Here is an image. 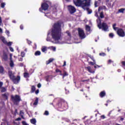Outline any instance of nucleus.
I'll return each mask as SVG.
<instances>
[{
	"label": "nucleus",
	"instance_id": "6ab92c4d",
	"mask_svg": "<svg viewBox=\"0 0 125 125\" xmlns=\"http://www.w3.org/2000/svg\"><path fill=\"white\" fill-rule=\"evenodd\" d=\"M36 91V86L35 85L31 86V90L30 91V93H34Z\"/></svg>",
	"mask_w": 125,
	"mask_h": 125
},
{
	"label": "nucleus",
	"instance_id": "5701e85b",
	"mask_svg": "<svg viewBox=\"0 0 125 125\" xmlns=\"http://www.w3.org/2000/svg\"><path fill=\"white\" fill-rule=\"evenodd\" d=\"M20 115L21 119H23V120H25V117H24V112L23 111L21 110L20 112Z\"/></svg>",
	"mask_w": 125,
	"mask_h": 125
},
{
	"label": "nucleus",
	"instance_id": "f3484780",
	"mask_svg": "<svg viewBox=\"0 0 125 125\" xmlns=\"http://www.w3.org/2000/svg\"><path fill=\"white\" fill-rule=\"evenodd\" d=\"M105 95H106V93L105 92V91H103L100 93V96L101 97V98L104 97Z\"/></svg>",
	"mask_w": 125,
	"mask_h": 125
},
{
	"label": "nucleus",
	"instance_id": "0e129e2a",
	"mask_svg": "<svg viewBox=\"0 0 125 125\" xmlns=\"http://www.w3.org/2000/svg\"><path fill=\"white\" fill-rule=\"evenodd\" d=\"M96 65L97 67H98V68H100V67H102V65H98L97 64H96Z\"/></svg>",
	"mask_w": 125,
	"mask_h": 125
},
{
	"label": "nucleus",
	"instance_id": "4be33fe9",
	"mask_svg": "<svg viewBox=\"0 0 125 125\" xmlns=\"http://www.w3.org/2000/svg\"><path fill=\"white\" fill-rule=\"evenodd\" d=\"M42 52H45V51H47V47L44 46L42 48Z\"/></svg>",
	"mask_w": 125,
	"mask_h": 125
},
{
	"label": "nucleus",
	"instance_id": "69168bd1",
	"mask_svg": "<svg viewBox=\"0 0 125 125\" xmlns=\"http://www.w3.org/2000/svg\"><path fill=\"white\" fill-rule=\"evenodd\" d=\"M6 33H7V34H8V35H9V31L6 30Z\"/></svg>",
	"mask_w": 125,
	"mask_h": 125
},
{
	"label": "nucleus",
	"instance_id": "c756f323",
	"mask_svg": "<svg viewBox=\"0 0 125 125\" xmlns=\"http://www.w3.org/2000/svg\"><path fill=\"white\" fill-rule=\"evenodd\" d=\"M88 64H89V65H91L92 66H93L94 65H96V62H95V61H93V62H88Z\"/></svg>",
	"mask_w": 125,
	"mask_h": 125
},
{
	"label": "nucleus",
	"instance_id": "f704fd0d",
	"mask_svg": "<svg viewBox=\"0 0 125 125\" xmlns=\"http://www.w3.org/2000/svg\"><path fill=\"white\" fill-rule=\"evenodd\" d=\"M122 66L125 69V61L121 62Z\"/></svg>",
	"mask_w": 125,
	"mask_h": 125
},
{
	"label": "nucleus",
	"instance_id": "a878e982",
	"mask_svg": "<svg viewBox=\"0 0 125 125\" xmlns=\"http://www.w3.org/2000/svg\"><path fill=\"white\" fill-rule=\"evenodd\" d=\"M69 75L67 72L65 71H63V74H62V79H64L65 77L68 76Z\"/></svg>",
	"mask_w": 125,
	"mask_h": 125
},
{
	"label": "nucleus",
	"instance_id": "c9c22d12",
	"mask_svg": "<svg viewBox=\"0 0 125 125\" xmlns=\"http://www.w3.org/2000/svg\"><path fill=\"white\" fill-rule=\"evenodd\" d=\"M5 6V3L2 2L1 3L0 7H1V8H4Z\"/></svg>",
	"mask_w": 125,
	"mask_h": 125
},
{
	"label": "nucleus",
	"instance_id": "c85d7f7f",
	"mask_svg": "<svg viewBox=\"0 0 125 125\" xmlns=\"http://www.w3.org/2000/svg\"><path fill=\"white\" fill-rule=\"evenodd\" d=\"M30 123L31 124H33V125H36V123H37V121L35 119H32L30 120Z\"/></svg>",
	"mask_w": 125,
	"mask_h": 125
},
{
	"label": "nucleus",
	"instance_id": "e433bc0d",
	"mask_svg": "<svg viewBox=\"0 0 125 125\" xmlns=\"http://www.w3.org/2000/svg\"><path fill=\"white\" fill-rule=\"evenodd\" d=\"M99 55H100V56L104 57V56H106V54L105 53H100L99 54Z\"/></svg>",
	"mask_w": 125,
	"mask_h": 125
},
{
	"label": "nucleus",
	"instance_id": "39448f33",
	"mask_svg": "<svg viewBox=\"0 0 125 125\" xmlns=\"http://www.w3.org/2000/svg\"><path fill=\"white\" fill-rule=\"evenodd\" d=\"M89 5H90V1L89 0H82L81 3L79 4V6H81L84 10H85Z\"/></svg>",
	"mask_w": 125,
	"mask_h": 125
},
{
	"label": "nucleus",
	"instance_id": "6e6d98bb",
	"mask_svg": "<svg viewBox=\"0 0 125 125\" xmlns=\"http://www.w3.org/2000/svg\"><path fill=\"white\" fill-rule=\"evenodd\" d=\"M20 29L21 30H23L24 29V26H23V25H20Z\"/></svg>",
	"mask_w": 125,
	"mask_h": 125
},
{
	"label": "nucleus",
	"instance_id": "3c124183",
	"mask_svg": "<svg viewBox=\"0 0 125 125\" xmlns=\"http://www.w3.org/2000/svg\"><path fill=\"white\" fill-rule=\"evenodd\" d=\"M66 34H67L68 37H71V33L69 31H66Z\"/></svg>",
	"mask_w": 125,
	"mask_h": 125
},
{
	"label": "nucleus",
	"instance_id": "8fccbe9b",
	"mask_svg": "<svg viewBox=\"0 0 125 125\" xmlns=\"http://www.w3.org/2000/svg\"><path fill=\"white\" fill-rule=\"evenodd\" d=\"M40 93V90L39 89H37V90L35 91V94H38V93Z\"/></svg>",
	"mask_w": 125,
	"mask_h": 125
},
{
	"label": "nucleus",
	"instance_id": "0eeeda50",
	"mask_svg": "<svg viewBox=\"0 0 125 125\" xmlns=\"http://www.w3.org/2000/svg\"><path fill=\"white\" fill-rule=\"evenodd\" d=\"M98 27L99 29H102L104 31H107L109 29L108 24L105 22H103L102 23L100 22L98 24Z\"/></svg>",
	"mask_w": 125,
	"mask_h": 125
},
{
	"label": "nucleus",
	"instance_id": "49530a36",
	"mask_svg": "<svg viewBox=\"0 0 125 125\" xmlns=\"http://www.w3.org/2000/svg\"><path fill=\"white\" fill-rule=\"evenodd\" d=\"M21 119L20 117H19L18 118H17L16 119H15L16 122H18L19 121H21Z\"/></svg>",
	"mask_w": 125,
	"mask_h": 125
},
{
	"label": "nucleus",
	"instance_id": "423d86ee",
	"mask_svg": "<svg viewBox=\"0 0 125 125\" xmlns=\"http://www.w3.org/2000/svg\"><path fill=\"white\" fill-rule=\"evenodd\" d=\"M59 108H67L68 107V104L67 102L64 101L63 100H61L58 104Z\"/></svg>",
	"mask_w": 125,
	"mask_h": 125
},
{
	"label": "nucleus",
	"instance_id": "a18cd8bd",
	"mask_svg": "<svg viewBox=\"0 0 125 125\" xmlns=\"http://www.w3.org/2000/svg\"><path fill=\"white\" fill-rule=\"evenodd\" d=\"M95 16H96V17H99V16H98V11L95 12Z\"/></svg>",
	"mask_w": 125,
	"mask_h": 125
},
{
	"label": "nucleus",
	"instance_id": "dca6fc26",
	"mask_svg": "<svg viewBox=\"0 0 125 125\" xmlns=\"http://www.w3.org/2000/svg\"><path fill=\"white\" fill-rule=\"evenodd\" d=\"M0 74L3 75L4 74V68L2 66H0Z\"/></svg>",
	"mask_w": 125,
	"mask_h": 125
},
{
	"label": "nucleus",
	"instance_id": "338daca9",
	"mask_svg": "<svg viewBox=\"0 0 125 125\" xmlns=\"http://www.w3.org/2000/svg\"><path fill=\"white\" fill-rule=\"evenodd\" d=\"M0 33H2V29L0 27Z\"/></svg>",
	"mask_w": 125,
	"mask_h": 125
},
{
	"label": "nucleus",
	"instance_id": "e2e57ef3",
	"mask_svg": "<svg viewBox=\"0 0 125 125\" xmlns=\"http://www.w3.org/2000/svg\"><path fill=\"white\" fill-rule=\"evenodd\" d=\"M101 118H102V119H105V116H104V115H102V116H101Z\"/></svg>",
	"mask_w": 125,
	"mask_h": 125
},
{
	"label": "nucleus",
	"instance_id": "ea45409f",
	"mask_svg": "<svg viewBox=\"0 0 125 125\" xmlns=\"http://www.w3.org/2000/svg\"><path fill=\"white\" fill-rule=\"evenodd\" d=\"M21 57H25V52H21Z\"/></svg>",
	"mask_w": 125,
	"mask_h": 125
},
{
	"label": "nucleus",
	"instance_id": "13d9d810",
	"mask_svg": "<svg viewBox=\"0 0 125 125\" xmlns=\"http://www.w3.org/2000/svg\"><path fill=\"white\" fill-rule=\"evenodd\" d=\"M37 86L39 88H40V87H41V86H42V84H41V83H39L38 85H37Z\"/></svg>",
	"mask_w": 125,
	"mask_h": 125
},
{
	"label": "nucleus",
	"instance_id": "20e7f679",
	"mask_svg": "<svg viewBox=\"0 0 125 125\" xmlns=\"http://www.w3.org/2000/svg\"><path fill=\"white\" fill-rule=\"evenodd\" d=\"M11 99L14 105H19V103H20V101H21L22 100H21V97H20V96L18 95H16L15 96L11 95Z\"/></svg>",
	"mask_w": 125,
	"mask_h": 125
},
{
	"label": "nucleus",
	"instance_id": "4d7b16f0",
	"mask_svg": "<svg viewBox=\"0 0 125 125\" xmlns=\"http://www.w3.org/2000/svg\"><path fill=\"white\" fill-rule=\"evenodd\" d=\"M2 23V20H1V17H0V25H1Z\"/></svg>",
	"mask_w": 125,
	"mask_h": 125
},
{
	"label": "nucleus",
	"instance_id": "7ed1b4c3",
	"mask_svg": "<svg viewBox=\"0 0 125 125\" xmlns=\"http://www.w3.org/2000/svg\"><path fill=\"white\" fill-rule=\"evenodd\" d=\"M117 26L116 23H114L112 25V27L114 31H117L116 33L119 37H121L122 38H124L125 36V32L123 28H119L118 27H116Z\"/></svg>",
	"mask_w": 125,
	"mask_h": 125
},
{
	"label": "nucleus",
	"instance_id": "bb28decb",
	"mask_svg": "<svg viewBox=\"0 0 125 125\" xmlns=\"http://www.w3.org/2000/svg\"><path fill=\"white\" fill-rule=\"evenodd\" d=\"M1 89V92H6V88L4 87H2L1 88H0Z\"/></svg>",
	"mask_w": 125,
	"mask_h": 125
},
{
	"label": "nucleus",
	"instance_id": "774afa93",
	"mask_svg": "<svg viewBox=\"0 0 125 125\" xmlns=\"http://www.w3.org/2000/svg\"><path fill=\"white\" fill-rule=\"evenodd\" d=\"M4 125V123H3V122H2V123H1V124H0V125Z\"/></svg>",
	"mask_w": 125,
	"mask_h": 125
},
{
	"label": "nucleus",
	"instance_id": "2eb2a0df",
	"mask_svg": "<svg viewBox=\"0 0 125 125\" xmlns=\"http://www.w3.org/2000/svg\"><path fill=\"white\" fill-rule=\"evenodd\" d=\"M82 0H74V4L76 6H79L80 3H81Z\"/></svg>",
	"mask_w": 125,
	"mask_h": 125
},
{
	"label": "nucleus",
	"instance_id": "4c0bfd02",
	"mask_svg": "<svg viewBox=\"0 0 125 125\" xmlns=\"http://www.w3.org/2000/svg\"><path fill=\"white\" fill-rule=\"evenodd\" d=\"M111 63H114V61H112V60H109L107 61V64H111Z\"/></svg>",
	"mask_w": 125,
	"mask_h": 125
},
{
	"label": "nucleus",
	"instance_id": "9d476101",
	"mask_svg": "<svg viewBox=\"0 0 125 125\" xmlns=\"http://www.w3.org/2000/svg\"><path fill=\"white\" fill-rule=\"evenodd\" d=\"M78 34L79 36L81 39V40H83V39H84L85 38V34H84V31L81 28L78 29Z\"/></svg>",
	"mask_w": 125,
	"mask_h": 125
},
{
	"label": "nucleus",
	"instance_id": "b1692460",
	"mask_svg": "<svg viewBox=\"0 0 125 125\" xmlns=\"http://www.w3.org/2000/svg\"><path fill=\"white\" fill-rule=\"evenodd\" d=\"M125 8H121L118 10V13H124Z\"/></svg>",
	"mask_w": 125,
	"mask_h": 125
},
{
	"label": "nucleus",
	"instance_id": "f257e3e1",
	"mask_svg": "<svg viewBox=\"0 0 125 125\" xmlns=\"http://www.w3.org/2000/svg\"><path fill=\"white\" fill-rule=\"evenodd\" d=\"M62 23L59 21L55 22L51 29V36L56 43H59L62 37Z\"/></svg>",
	"mask_w": 125,
	"mask_h": 125
},
{
	"label": "nucleus",
	"instance_id": "09e8293b",
	"mask_svg": "<svg viewBox=\"0 0 125 125\" xmlns=\"http://www.w3.org/2000/svg\"><path fill=\"white\" fill-rule=\"evenodd\" d=\"M9 49H10V51H11L12 52H13V51H14L13 48H12V47H10Z\"/></svg>",
	"mask_w": 125,
	"mask_h": 125
},
{
	"label": "nucleus",
	"instance_id": "1a4fd4ad",
	"mask_svg": "<svg viewBox=\"0 0 125 125\" xmlns=\"http://www.w3.org/2000/svg\"><path fill=\"white\" fill-rule=\"evenodd\" d=\"M49 7L48 4H47L46 2H43L41 5V8H39L40 11H42V10H47Z\"/></svg>",
	"mask_w": 125,
	"mask_h": 125
},
{
	"label": "nucleus",
	"instance_id": "052dcab7",
	"mask_svg": "<svg viewBox=\"0 0 125 125\" xmlns=\"http://www.w3.org/2000/svg\"><path fill=\"white\" fill-rule=\"evenodd\" d=\"M124 120H125V119L124 118L120 117V121H124Z\"/></svg>",
	"mask_w": 125,
	"mask_h": 125
},
{
	"label": "nucleus",
	"instance_id": "7c9ffc66",
	"mask_svg": "<svg viewBox=\"0 0 125 125\" xmlns=\"http://www.w3.org/2000/svg\"><path fill=\"white\" fill-rule=\"evenodd\" d=\"M56 73H60V75L61 76H62L63 74H62V71L61 70H60V69H56Z\"/></svg>",
	"mask_w": 125,
	"mask_h": 125
},
{
	"label": "nucleus",
	"instance_id": "c03bdc74",
	"mask_svg": "<svg viewBox=\"0 0 125 125\" xmlns=\"http://www.w3.org/2000/svg\"><path fill=\"white\" fill-rule=\"evenodd\" d=\"M89 57H90V58L91 59V60H92L93 61H95V60H94V58L93 57V56H89Z\"/></svg>",
	"mask_w": 125,
	"mask_h": 125
},
{
	"label": "nucleus",
	"instance_id": "a19ab883",
	"mask_svg": "<svg viewBox=\"0 0 125 125\" xmlns=\"http://www.w3.org/2000/svg\"><path fill=\"white\" fill-rule=\"evenodd\" d=\"M45 79H46V82H49V76H46Z\"/></svg>",
	"mask_w": 125,
	"mask_h": 125
},
{
	"label": "nucleus",
	"instance_id": "680f3d73",
	"mask_svg": "<svg viewBox=\"0 0 125 125\" xmlns=\"http://www.w3.org/2000/svg\"><path fill=\"white\" fill-rule=\"evenodd\" d=\"M27 42H28V44H31L32 43V42H31L30 41H28Z\"/></svg>",
	"mask_w": 125,
	"mask_h": 125
},
{
	"label": "nucleus",
	"instance_id": "f8f14e48",
	"mask_svg": "<svg viewBox=\"0 0 125 125\" xmlns=\"http://www.w3.org/2000/svg\"><path fill=\"white\" fill-rule=\"evenodd\" d=\"M2 59H3L4 61H7V59H8V56H7V53L6 52H3V56L2 57Z\"/></svg>",
	"mask_w": 125,
	"mask_h": 125
},
{
	"label": "nucleus",
	"instance_id": "473e14b6",
	"mask_svg": "<svg viewBox=\"0 0 125 125\" xmlns=\"http://www.w3.org/2000/svg\"><path fill=\"white\" fill-rule=\"evenodd\" d=\"M100 17L102 19H103L104 18V13L103 12H101L100 14Z\"/></svg>",
	"mask_w": 125,
	"mask_h": 125
},
{
	"label": "nucleus",
	"instance_id": "4468645a",
	"mask_svg": "<svg viewBox=\"0 0 125 125\" xmlns=\"http://www.w3.org/2000/svg\"><path fill=\"white\" fill-rule=\"evenodd\" d=\"M85 70H87L89 73H94V71H92V69L90 66L85 67Z\"/></svg>",
	"mask_w": 125,
	"mask_h": 125
},
{
	"label": "nucleus",
	"instance_id": "de8ad7c7",
	"mask_svg": "<svg viewBox=\"0 0 125 125\" xmlns=\"http://www.w3.org/2000/svg\"><path fill=\"white\" fill-rule=\"evenodd\" d=\"M89 81H90V80L88 79V80H82V83H84V82H89Z\"/></svg>",
	"mask_w": 125,
	"mask_h": 125
},
{
	"label": "nucleus",
	"instance_id": "bf43d9fd",
	"mask_svg": "<svg viewBox=\"0 0 125 125\" xmlns=\"http://www.w3.org/2000/svg\"><path fill=\"white\" fill-rule=\"evenodd\" d=\"M66 66V62L64 61L63 62V64L62 65V67H65Z\"/></svg>",
	"mask_w": 125,
	"mask_h": 125
},
{
	"label": "nucleus",
	"instance_id": "393cba45",
	"mask_svg": "<svg viewBox=\"0 0 125 125\" xmlns=\"http://www.w3.org/2000/svg\"><path fill=\"white\" fill-rule=\"evenodd\" d=\"M41 54V51H37L35 52L34 55H35V56H40Z\"/></svg>",
	"mask_w": 125,
	"mask_h": 125
},
{
	"label": "nucleus",
	"instance_id": "58836bf2",
	"mask_svg": "<svg viewBox=\"0 0 125 125\" xmlns=\"http://www.w3.org/2000/svg\"><path fill=\"white\" fill-rule=\"evenodd\" d=\"M44 115H45V116H48L49 115V112H48V111L46 110L44 113Z\"/></svg>",
	"mask_w": 125,
	"mask_h": 125
},
{
	"label": "nucleus",
	"instance_id": "6e6552de",
	"mask_svg": "<svg viewBox=\"0 0 125 125\" xmlns=\"http://www.w3.org/2000/svg\"><path fill=\"white\" fill-rule=\"evenodd\" d=\"M67 9L70 14H74V13L77 11V9H76V7L71 5L67 6Z\"/></svg>",
	"mask_w": 125,
	"mask_h": 125
},
{
	"label": "nucleus",
	"instance_id": "412c9836",
	"mask_svg": "<svg viewBox=\"0 0 125 125\" xmlns=\"http://www.w3.org/2000/svg\"><path fill=\"white\" fill-rule=\"evenodd\" d=\"M38 103H39V98L36 97L35 101L34 103H33V105L34 106H36V105H38Z\"/></svg>",
	"mask_w": 125,
	"mask_h": 125
},
{
	"label": "nucleus",
	"instance_id": "2f4dec72",
	"mask_svg": "<svg viewBox=\"0 0 125 125\" xmlns=\"http://www.w3.org/2000/svg\"><path fill=\"white\" fill-rule=\"evenodd\" d=\"M85 29L88 32L90 31V26H88V25H85Z\"/></svg>",
	"mask_w": 125,
	"mask_h": 125
},
{
	"label": "nucleus",
	"instance_id": "a211bd4d",
	"mask_svg": "<svg viewBox=\"0 0 125 125\" xmlns=\"http://www.w3.org/2000/svg\"><path fill=\"white\" fill-rule=\"evenodd\" d=\"M54 60V59H53L52 58L49 59L48 61H47L46 62V64L48 65V64H50V63H51L52 62H53Z\"/></svg>",
	"mask_w": 125,
	"mask_h": 125
},
{
	"label": "nucleus",
	"instance_id": "9b49d317",
	"mask_svg": "<svg viewBox=\"0 0 125 125\" xmlns=\"http://www.w3.org/2000/svg\"><path fill=\"white\" fill-rule=\"evenodd\" d=\"M0 39H1V42H3L4 44H6V45H8V46H11V45L12 44V42H7V41H6V40H5V38H4V37H1Z\"/></svg>",
	"mask_w": 125,
	"mask_h": 125
},
{
	"label": "nucleus",
	"instance_id": "ddd939ff",
	"mask_svg": "<svg viewBox=\"0 0 125 125\" xmlns=\"http://www.w3.org/2000/svg\"><path fill=\"white\" fill-rule=\"evenodd\" d=\"M1 96L3 98L5 99L6 100H8V96H9V93H8V92H6L4 94H2Z\"/></svg>",
	"mask_w": 125,
	"mask_h": 125
},
{
	"label": "nucleus",
	"instance_id": "72a5a7b5",
	"mask_svg": "<svg viewBox=\"0 0 125 125\" xmlns=\"http://www.w3.org/2000/svg\"><path fill=\"white\" fill-rule=\"evenodd\" d=\"M23 76L24 78H29V73H27V72H25L24 74H23Z\"/></svg>",
	"mask_w": 125,
	"mask_h": 125
},
{
	"label": "nucleus",
	"instance_id": "603ef678",
	"mask_svg": "<svg viewBox=\"0 0 125 125\" xmlns=\"http://www.w3.org/2000/svg\"><path fill=\"white\" fill-rule=\"evenodd\" d=\"M22 124L23 125H28V124L25 121H22Z\"/></svg>",
	"mask_w": 125,
	"mask_h": 125
},
{
	"label": "nucleus",
	"instance_id": "f03ea898",
	"mask_svg": "<svg viewBox=\"0 0 125 125\" xmlns=\"http://www.w3.org/2000/svg\"><path fill=\"white\" fill-rule=\"evenodd\" d=\"M8 75L10 78V79H11L12 82H13L15 84H18V83H19V82H20V80H21V77H20V76H17L16 77V76L13 74V73L11 70H9L8 71Z\"/></svg>",
	"mask_w": 125,
	"mask_h": 125
},
{
	"label": "nucleus",
	"instance_id": "79ce46f5",
	"mask_svg": "<svg viewBox=\"0 0 125 125\" xmlns=\"http://www.w3.org/2000/svg\"><path fill=\"white\" fill-rule=\"evenodd\" d=\"M98 3V2L97 1H95V3H94L95 7H97L98 6V5H97Z\"/></svg>",
	"mask_w": 125,
	"mask_h": 125
},
{
	"label": "nucleus",
	"instance_id": "37998d69",
	"mask_svg": "<svg viewBox=\"0 0 125 125\" xmlns=\"http://www.w3.org/2000/svg\"><path fill=\"white\" fill-rule=\"evenodd\" d=\"M110 38H114V34L111 33L109 35Z\"/></svg>",
	"mask_w": 125,
	"mask_h": 125
},
{
	"label": "nucleus",
	"instance_id": "5fc2aeb1",
	"mask_svg": "<svg viewBox=\"0 0 125 125\" xmlns=\"http://www.w3.org/2000/svg\"><path fill=\"white\" fill-rule=\"evenodd\" d=\"M3 85V83L2 82H0V88H1L2 87V85Z\"/></svg>",
	"mask_w": 125,
	"mask_h": 125
},
{
	"label": "nucleus",
	"instance_id": "864d4df0",
	"mask_svg": "<svg viewBox=\"0 0 125 125\" xmlns=\"http://www.w3.org/2000/svg\"><path fill=\"white\" fill-rule=\"evenodd\" d=\"M19 61H23V57H21V58H19Z\"/></svg>",
	"mask_w": 125,
	"mask_h": 125
},
{
	"label": "nucleus",
	"instance_id": "cd10ccee",
	"mask_svg": "<svg viewBox=\"0 0 125 125\" xmlns=\"http://www.w3.org/2000/svg\"><path fill=\"white\" fill-rule=\"evenodd\" d=\"M85 10L88 12V14H91L92 13V10L89 9V8H86Z\"/></svg>",
	"mask_w": 125,
	"mask_h": 125
},
{
	"label": "nucleus",
	"instance_id": "aec40b11",
	"mask_svg": "<svg viewBox=\"0 0 125 125\" xmlns=\"http://www.w3.org/2000/svg\"><path fill=\"white\" fill-rule=\"evenodd\" d=\"M10 67H13L14 66V63H13V61H12V57H11V55H10Z\"/></svg>",
	"mask_w": 125,
	"mask_h": 125
}]
</instances>
